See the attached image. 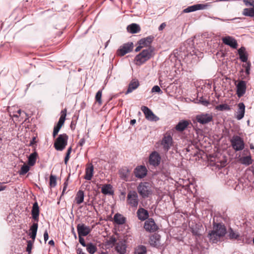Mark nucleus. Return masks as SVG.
Segmentation results:
<instances>
[{"label":"nucleus","mask_w":254,"mask_h":254,"mask_svg":"<svg viewBox=\"0 0 254 254\" xmlns=\"http://www.w3.org/2000/svg\"><path fill=\"white\" fill-rule=\"evenodd\" d=\"M161 159V158L159 153L154 151L150 154L148 162L150 165L155 167L160 165Z\"/></svg>","instance_id":"nucleus-10"},{"label":"nucleus","mask_w":254,"mask_h":254,"mask_svg":"<svg viewBox=\"0 0 254 254\" xmlns=\"http://www.w3.org/2000/svg\"><path fill=\"white\" fill-rule=\"evenodd\" d=\"M71 150H72V148L71 147H69L68 149H67V152L66 153V155H70L71 152Z\"/></svg>","instance_id":"nucleus-63"},{"label":"nucleus","mask_w":254,"mask_h":254,"mask_svg":"<svg viewBox=\"0 0 254 254\" xmlns=\"http://www.w3.org/2000/svg\"><path fill=\"white\" fill-rule=\"evenodd\" d=\"M226 233V228L222 223H214L213 230L209 233V238L213 243H217Z\"/></svg>","instance_id":"nucleus-2"},{"label":"nucleus","mask_w":254,"mask_h":254,"mask_svg":"<svg viewBox=\"0 0 254 254\" xmlns=\"http://www.w3.org/2000/svg\"><path fill=\"white\" fill-rule=\"evenodd\" d=\"M151 92L153 93H162V91H161L160 87L158 85L154 86L151 89Z\"/></svg>","instance_id":"nucleus-52"},{"label":"nucleus","mask_w":254,"mask_h":254,"mask_svg":"<svg viewBox=\"0 0 254 254\" xmlns=\"http://www.w3.org/2000/svg\"><path fill=\"white\" fill-rule=\"evenodd\" d=\"M30 170V166L26 164L23 165L20 170L18 171L19 175H24L26 174Z\"/></svg>","instance_id":"nucleus-41"},{"label":"nucleus","mask_w":254,"mask_h":254,"mask_svg":"<svg viewBox=\"0 0 254 254\" xmlns=\"http://www.w3.org/2000/svg\"><path fill=\"white\" fill-rule=\"evenodd\" d=\"M141 109L147 120L156 122L159 120V118L148 107L143 106L141 107Z\"/></svg>","instance_id":"nucleus-11"},{"label":"nucleus","mask_w":254,"mask_h":254,"mask_svg":"<svg viewBox=\"0 0 254 254\" xmlns=\"http://www.w3.org/2000/svg\"><path fill=\"white\" fill-rule=\"evenodd\" d=\"M229 221H230L229 218H227L226 216L224 214H223V215H216L214 216L213 217V222H223V221L224 222H228Z\"/></svg>","instance_id":"nucleus-33"},{"label":"nucleus","mask_w":254,"mask_h":254,"mask_svg":"<svg viewBox=\"0 0 254 254\" xmlns=\"http://www.w3.org/2000/svg\"><path fill=\"white\" fill-rule=\"evenodd\" d=\"M61 115L59 119V121L58 122L57 124L54 126V130L59 132L60 129L64 125L65 120V117L66 116V109H64L63 110H62L61 112Z\"/></svg>","instance_id":"nucleus-15"},{"label":"nucleus","mask_w":254,"mask_h":254,"mask_svg":"<svg viewBox=\"0 0 254 254\" xmlns=\"http://www.w3.org/2000/svg\"><path fill=\"white\" fill-rule=\"evenodd\" d=\"M133 48V44L132 42H127L121 46L118 49L116 54L118 56H124L126 54L129 53L132 51Z\"/></svg>","instance_id":"nucleus-9"},{"label":"nucleus","mask_w":254,"mask_h":254,"mask_svg":"<svg viewBox=\"0 0 254 254\" xmlns=\"http://www.w3.org/2000/svg\"><path fill=\"white\" fill-rule=\"evenodd\" d=\"M146 248L144 246L140 245L136 248L134 254H146Z\"/></svg>","instance_id":"nucleus-38"},{"label":"nucleus","mask_w":254,"mask_h":254,"mask_svg":"<svg viewBox=\"0 0 254 254\" xmlns=\"http://www.w3.org/2000/svg\"><path fill=\"white\" fill-rule=\"evenodd\" d=\"M78 235L86 236L91 231L89 227L85 225L83 223H79L77 227Z\"/></svg>","instance_id":"nucleus-18"},{"label":"nucleus","mask_w":254,"mask_h":254,"mask_svg":"<svg viewBox=\"0 0 254 254\" xmlns=\"http://www.w3.org/2000/svg\"><path fill=\"white\" fill-rule=\"evenodd\" d=\"M189 125V122L187 120H182L180 121L176 126L175 128L179 131H184Z\"/></svg>","instance_id":"nucleus-29"},{"label":"nucleus","mask_w":254,"mask_h":254,"mask_svg":"<svg viewBox=\"0 0 254 254\" xmlns=\"http://www.w3.org/2000/svg\"><path fill=\"white\" fill-rule=\"evenodd\" d=\"M180 56L187 61L191 59V62L197 63L199 59L202 58L203 54L193 47V41L189 39L184 43L180 47Z\"/></svg>","instance_id":"nucleus-1"},{"label":"nucleus","mask_w":254,"mask_h":254,"mask_svg":"<svg viewBox=\"0 0 254 254\" xmlns=\"http://www.w3.org/2000/svg\"><path fill=\"white\" fill-rule=\"evenodd\" d=\"M49 185L51 188H54L57 185V178L55 175L51 174L50 176Z\"/></svg>","instance_id":"nucleus-44"},{"label":"nucleus","mask_w":254,"mask_h":254,"mask_svg":"<svg viewBox=\"0 0 254 254\" xmlns=\"http://www.w3.org/2000/svg\"><path fill=\"white\" fill-rule=\"evenodd\" d=\"M174 142L172 136L170 133L167 132L163 136L161 141V144L163 146V150L168 152L173 145Z\"/></svg>","instance_id":"nucleus-7"},{"label":"nucleus","mask_w":254,"mask_h":254,"mask_svg":"<svg viewBox=\"0 0 254 254\" xmlns=\"http://www.w3.org/2000/svg\"><path fill=\"white\" fill-rule=\"evenodd\" d=\"M130 171V170L126 166L122 167L119 170V175L121 179L125 181H128Z\"/></svg>","instance_id":"nucleus-17"},{"label":"nucleus","mask_w":254,"mask_h":254,"mask_svg":"<svg viewBox=\"0 0 254 254\" xmlns=\"http://www.w3.org/2000/svg\"><path fill=\"white\" fill-rule=\"evenodd\" d=\"M94 167L92 165L87 167L85 170V175L84 178L86 180H91L93 175Z\"/></svg>","instance_id":"nucleus-31"},{"label":"nucleus","mask_w":254,"mask_h":254,"mask_svg":"<svg viewBox=\"0 0 254 254\" xmlns=\"http://www.w3.org/2000/svg\"><path fill=\"white\" fill-rule=\"evenodd\" d=\"M84 196V191L83 190H79L77 192L75 196V200L77 204H80L83 202Z\"/></svg>","instance_id":"nucleus-36"},{"label":"nucleus","mask_w":254,"mask_h":254,"mask_svg":"<svg viewBox=\"0 0 254 254\" xmlns=\"http://www.w3.org/2000/svg\"><path fill=\"white\" fill-rule=\"evenodd\" d=\"M37 157L38 154L35 151L30 154L28 157V165L30 166H34L36 163Z\"/></svg>","instance_id":"nucleus-32"},{"label":"nucleus","mask_w":254,"mask_h":254,"mask_svg":"<svg viewBox=\"0 0 254 254\" xmlns=\"http://www.w3.org/2000/svg\"><path fill=\"white\" fill-rule=\"evenodd\" d=\"M86 247L87 251L90 254H94L97 251L96 247L92 243L87 244Z\"/></svg>","instance_id":"nucleus-40"},{"label":"nucleus","mask_w":254,"mask_h":254,"mask_svg":"<svg viewBox=\"0 0 254 254\" xmlns=\"http://www.w3.org/2000/svg\"><path fill=\"white\" fill-rule=\"evenodd\" d=\"M190 227L193 234L196 236L200 235L203 229L201 223H192Z\"/></svg>","instance_id":"nucleus-22"},{"label":"nucleus","mask_w":254,"mask_h":254,"mask_svg":"<svg viewBox=\"0 0 254 254\" xmlns=\"http://www.w3.org/2000/svg\"><path fill=\"white\" fill-rule=\"evenodd\" d=\"M36 137L34 136L32 137V139L30 140L29 146H32L34 144H36Z\"/></svg>","instance_id":"nucleus-57"},{"label":"nucleus","mask_w":254,"mask_h":254,"mask_svg":"<svg viewBox=\"0 0 254 254\" xmlns=\"http://www.w3.org/2000/svg\"><path fill=\"white\" fill-rule=\"evenodd\" d=\"M102 90H99L96 94L95 95V100L99 104H102Z\"/></svg>","instance_id":"nucleus-45"},{"label":"nucleus","mask_w":254,"mask_h":254,"mask_svg":"<svg viewBox=\"0 0 254 254\" xmlns=\"http://www.w3.org/2000/svg\"><path fill=\"white\" fill-rule=\"evenodd\" d=\"M243 66L245 68V72L246 74L249 75L250 73L251 64L250 62H246L245 64H243Z\"/></svg>","instance_id":"nucleus-49"},{"label":"nucleus","mask_w":254,"mask_h":254,"mask_svg":"<svg viewBox=\"0 0 254 254\" xmlns=\"http://www.w3.org/2000/svg\"><path fill=\"white\" fill-rule=\"evenodd\" d=\"M166 26V24L165 23H162L159 27L158 30L159 31L162 30Z\"/></svg>","instance_id":"nucleus-61"},{"label":"nucleus","mask_w":254,"mask_h":254,"mask_svg":"<svg viewBox=\"0 0 254 254\" xmlns=\"http://www.w3.org/2000/svg\"><path fill=\"white\" fill-rule=\"evenodd\" d=\"M44 241L45 242H47V241L49 239V236H48V233L47 231H45L44 233Z\"/></svg>","instance_id":"nucleus-59"},{"label":"nucleus","mask_w":254,"mask_h":254,"mask_svg":"<svg viewBox=\"0 0 254 254\" xmlns=\"http://www.w3.org/2000/svg\"><path fill=\"white\" fill-rule=\"evenodd\" d=\"M144 228L147 231L154 232L158 229V227L156 223H144Z\"/></svg>","instance_id":"nucleus-34"},{"label":"nucleus","mask_w":254,"mask_h":254,"mask_svg":"<svg viewBox=\"0 0 254 254\" xmlns=\"http://www.w3.org/2000/svg\"><path fill=\"white\" fill-rule=\"evenodd\" d=\"M154 48L152 46H149L147 48L143 50L141 52L137 55L134 58L136 64L140 65L148 61L153 57L154 55Z\"/></svg>","instance_id":"nucleus-3"},{"label":"nucleus","mask_w":254,"mask_h":254,"mask_svg":"<svg viewBox=\"0 0 254 254\" xmlns=\"http://www.w3.org/2000/svg\"><path fill=\"white\" fill-rule=\"evenodd\" d=\"M127 31L131 34L138 33L140 31V26L136 23H131L127 27Z\"/></svg>","instance_id":"nucleus-27"},{"label":"nucleus","mask_w":254,"mask_h":254,"mask_svg":"<svg viewBox=\"0 0 254 254\" xmlns=\"http://www.w3.org/2000/svg\"><path fill=\"white\" fill-rule=\"evenodd\" d=\"M215 109L218 111H229L231 109L230 106L227 104H222L217 105Z\"/></svg>","instance_id":"nucleus-42"},{"label":"nucleus","mask_w":254,"mask_h":254,"mask_svg":"<svg viewBox=\"0 0 254 254\" xmlns=\"http://www.w3.org/2000/svg\"><path fill=\"white\" fill-rule=\"evenodd\" d=\"M209 17L212 19H214V20H220L221 21H223V22H224V21H228L230 19H222V18H219V17H215V16H209ZM239 18H233V19H230L231 20H237V19H239Z\"/></svg>","instance_id":"nucleus-53"},{"label":"nucleus","mask_w":254,"mask_h":254,"mask_svg":"<svg viewBox=\"0 0 254 254\" xmlns=\"http://www.w3.org/2000/svg\"><path fill=\"white\" fill-rule=\"evenodd\" d=\"M240 60L243 63L248 62V54L246 52L245 48L244 47H241L238 51Z\"/></svg>","instance_id":"nucleus-28"},{"label":"nucleus","mask_w":254,"mask_h":254,"mask_svg":"<svg viewBox=\"0 0 254 254\" xmlns=\"http://www.w3.org/2000/svg\"><path fill=\"white\" fill-rule=\"evenodd\" d=\"M233 148L236 151L242 150L245 147V143L243 139L239 136H234L231 140Z\"/></svg>","instance_id":"nucleus-8"},{"label":"nucleus","mask_w":254,"mask_h":254,"mask_svg":"<svg viewBox=\"0 0 254 254\" xmlns=\"http://www.w3.org/2000/svg\"><path fill=\"white\" fill-rule=\"evenodd\" d=\"M126 245L125 241H120L117 244L116 250L120 254H125L126 253Z\"/></svg>","instance_id":"nucleus-26"},{"label":"nucleus","mask_w":254,"mask_h":254,"mask_svg":"<svg viewBox=\"0 0 254 254\" xmlns=\"http://www.w3.org/2000/svg\"><path fill=\"white\" fill-rule=\"evenodd\" d=\"M69 157H70V155H68L66 154L65 155V156L64 159V162L65 164H67V162L69 160Z\"/></svg>","instance_id":"nucleus-60"},{"label":"nucleus","mask_w":254,"mask_h":254,"mask_svg":"<svg viewBox=\"0 0 254 254\" xmlns=\"http://www.w3.org/2000/svg\"><path fill=\"white\" fill-rule=\"evenodd\" d=\"M116 242V239L114 237H111L109 238V239L107 241V244L109 245H114Z\"/></svg>","instance_id":"nucleus-54"},{"label":"nucleus","mask_w":254,"mask_h":254,"mask_svg":"<svg viewBox=\"0 0 254 254\" xmlns=\"http://www.w3.org/2000/svg\"><path fill=\"white\" fill-rule=\"evenodd\" d=\"M137 191L142 198H147L152 194L150 184L148 182L140 183L137 187Z\"/></svg>","instance_id":"nucleus-4"},{"label":"nucleus","mask_w":254,"mask_h":254,"mask_svg":"<svg viewBox=\"0 0 254 254\" xmlns=\"http://www.w3.org/2000/svg\"><path fill=\"white\" fill-rule=\"evenodd\" d=\"M247 83L246 81L240 80L236 85V94L238 97H242L246 93Z\"/></svg>","instance_id":"nucleus-14"},{"label":"nucleus","mask_w":254,"mask_h":254,"mask_svg":"<svg viewBox=\"0 0 254 254\" xmlns=\"http://www.w3.org/2000/svg\"><path fill=\"white\" fill-rule=\"evenodd\" d=\"M133 173L136 178L142 179L146 176L147 170L144 165L137 166L134 168Z\"/></svg>","instance_id":"nucleus-13"},{"label":"nucleus","mask_w":254,"mask_h":254,"mask_svg":"<svg viewBox=\"0 0 254 254\" xmlns=\"http://www.w3.org/2000/svg\"><path fill=\"white\" fill-rule=\"evenodd\" d=\"M37 229L38 223H33V224L31 226L29 229V235L30 236V238L33 240V241H35V239L36 238Z\"/></svg>","instance_id":"nucleus-30"},{"label":"nucleus","mask_w":254,"mask_h":254,"mask_svg":"<svg viewBox=\"0 0 254 254\" xmlns=\"http://www.w3.org/2000/svg\"><path fill=\"white\" fill-rule=\"evenodd\" d=\"M229 238L231 239H236L238 237L239 235L235 233L232 229H230L229 231Z\"/></svg>","instance_id":"nucleus-50"},{"label":"nucleus","mask_w":254,"mask_h":254,"mask_svg":"<svg viewBox=\"0 0 254 254\" xmlns=\"http://www.w3.org/2000/svg\"><path fill=\"white\" fill-rule=\"evenodd\" d=\"M143 47L142 45H139L135 49V52H138L141 50Z\"/></svg>","instance_id":"nucleus-62"},{"label":"nucleus","mask_w":254,"mask_h":254,"mask_svg":"<svg viewBox=\"0 0 254 254\" xmlns=\"http://www.w3.org/2000/svg\"><path fill=\"white\" fill-rule=\"evenodd\" d=\"M243 1L246 6L254 5V0H243Z\"/></svg>","instance_id":"nucleus-55"},{"label":"nucleus","mask_w":254,"mask_h":254,"mask_svg":"<svg viewBox=\"0 0 254 254\" xmlns=\"http://www.w3.org/2000/svg\"><path fill=\"white\" fill-rule=\"evenodd\" d=\"M198 101L200 103L205 106H207L209 104V101L203 97H200Z\"/></svg>","instance_id":"nucleus-51"},{"label":"nucleus","mask_w":254,"mask_h":254,"mask_svg":"<svg viewBox=\"0 0 254 254\" xmlns=\"http://www.w3.org/2000/svg\"><path fill=\"white\" fill-rule=\"evenodd\" d=\"M111 189L110 185H106L102 188V192L105 194H113V192H111L109 190Z\"/></svg>","instance_id":"nucleus-46"},{"label":"nucleus","mask_w":254,"mask_h":254,"mask_svg":"<svg viewBox=\"0 0 254 254\" xmlns=\"http://www.w3.org/2000/svg\"><path fill=\"white\" fill-rule=\"evenodd\" d=\"M222 42L225 45L229 46L233 49H237L238 47V43L237 41L232 37L227 36L222 38Z\"/></svg>","instance_id":"nucleus-16"},{"label":"nucleus","mask_w":254,"mask_h":254,"mask_svg":"<svg viewBox=\"0 0 254 254\" xmlns=\"http://www.w3.org/2000/svg\"><path fill=\"white\" fill-rule=\"evenodd\" d=\"M137 215L138 219L141 221H144L149 216L148 212L143 208H139L137 211Z\"/></svg>","instance_id":"nucleus-23"},{"label":"nucleus","mask_w":254,"mask_h":254,"mask_svg":"<svg viewBox=\"0 0 254 254\" xmlns=\"http://www.w3.org/2000/svg\"><path fill=\"white\" fill-rule=\"evenodd\" d=\"M68 136L66 133L60 134L56 139L54 146L58 151L63 150L67 143Z\"/></svg>","instance_id":"nucleus-5"},{"label":"nucleus","mask_w":254,"mask_h":254,"mask_svg":"<svg viewBox=\"0 0 254 254\" xmlns=\"http://www.w3.org/2000/svg\"><path fill=\"white\" fill-rule=\"evenodd\" d=\"M127 202L130 207L137 208L138 205L139 199L138 194L135 191H129L127 197Z\"/></svg>","instance_id":"nucleus-6"},{"label":"nucleus","mask_w":254,"mask_h":254,"mask_svg":"<svg viewBox=\"0 0 254 254\" xmlns=\"http://www.w3.org/2000/svg\"><path fill=\"white\" fill-rule=\"evenodd\" d=\"M160 236L159 235L155 234L151 236L149 239L150 245L154 247H158L160 245Z\"/></svg>","instance_id":"nucleus-25"},{"label":"nucleus","mask_w":254,"mask_h":254,"mask_svg":"<svg viewBox=\"0 0 254 254\" xmlns=\"http://www.w3.org/2000/svg\"><path fill=\"white\" fill-rule=\"evenodd\" d=\"M196 11L195 4H194L193 5L189 6L187 7L186 8L184 9L183 10V12L184 13H189L190 12H193Z\"/></svg>","instance_id":"nucleus-47"},{"label":"nucleus","mask_w":254,"mask_h":254,"mask_svg":"<svg viewBox=\"0 0 254 254\" xmlns=\"http://www.w3.org/2000/svg\"><path fill=\"white\" fill-rule=\"evenodd\" d=\"M85 142V139L84 137H83L79 140L78 144L80 146H82L84 144Z\"/></svg>","instance_id":"nucleus-58"},{"label":"nucleus","mask_w":254,"mask_h":254,"mask_svg":"<svg viewBox=\"0 0 254 254\" xmlns=\"http://www.w3.org/2000/svg\"><path fill=\"white\" fill-rule=\"evenodd\" d=\"M31 214L32 218L35 221H37L38 220L39 215V207L37 201L35 202L33 204L32 209L31 210Z\"/></svg>","instance_id":"nucleus-24"},{"label":"nucleus","mask_w":254,"mask_h":254,"mask_svg":"<svg viewBox=\"0 0 254 254\" xmlns=\"http://www.w3.org/2000/svg\"><path fill=\"white\" fill-rule=\"evenodd\" d=\"M252 8H245L243 9V14L246 16L254 17V5Z\"/></svg>","instance_id":"nucleus-35"},{"label":"nucleus","mask_w":254,"mask_h":254,"mask_svg":"<svg viewBox=\"0 0 254 254\" xmlns=\"http://www.w3.org/2000/svg\"><path fill=\"white\" fill-rule=\"evenodd\" d=\"M34 241L29 240L27 242V245L26 248V251L28 252V254H31V250L33 247V244Z\"/></svg>","instance_id":"nucleus-48"},{"label":"nucleus","mask_w":254,"mask_h":254,"mask_svg":"<svg viewBox=\"0 0 254 254\" xmlns=\"http://www.w3.org/2000/svg\"><path fill=\"white\" fill-rule=\"evenodd\" d=\"M210 3L208 2L205 4L198 3L195 4L196 10L207 9L210 6Z\"/></svg>","instance_id":"nucleus-43"},{"label":"nucleus","mask_w":254,"mask_h":254,"mask_svg":"<svg viewBox=\"0 0 254 254\" xmlns=\"http://www.w3.org/2000/svg\"><path fill=\"white\" fill-rule=\"evenodd\" d=\"M79 236V242L80 243V244L83 246V247H86V244L85 242L84 239L82 237V236L78 235Z\"/></svg>","instance_id":"nucleus-56"},{"label":"nucleus","mask_w":254,"mask_h":254,"mask_svg":"<svg viewBox=\"0 0 254 254\" xmlns=\"http://www.w3.org/2000/svg\"><path fill=\"white\" fill-rule=\"evenodd\" d=\"M212 116L207 113H201L197 115L195 117L197 122L202 125L209 123L212 120Z\"/></svg>","instance_id":"nucleus-12"},{"label":"nucleus","mask_w":254,"mask_h":254,"mask_svg":"<svg viewBox=\"0 0 254 254\" xmlns=\"http://www.w3.org/2000/svg\"><path fill=\"white\" fill-rule=\"evenodd\" d=\"M154 39V37L153 36L150 35L149 36L146 38H142L140 39L138 42L137 44L138 45H142L143 47H149L150 46V45L153 41V39Z\"/></svg>","instance_id":"nucleus-20"},{"label":"nucleus","mask_w":254,"mask_h":254,"mask_svg":"<svg viewBox=\"0 0 254 254\" xmlns=\"http://www.w3.org/2000/svg\"><path fill=\"white\" fill-rule=\"evenodd\" d=\"M77 254H85V253L82 251L81 249H78L77 250Z\"/></svg>","instance_id":"nucleus-64"},{"label":"nucleus","mask_w":254,"mask_h":254,"mask_svg":"<svg viewBox=\"0 0 254 254\" xmlns=\"http://www.w3.org/2000/svg\"><path fill=\"white\" fill-rule=\"evenodd\" d=\"M139 85V81L136 79H133L128 84L126 94H128L136 89Z\"/></svg>","instance_id":"nucleus-21"},{"label":"nucleus","mask_w":254,"mask_h":254,"mask_svg":"<svg viewBox=\"0 0 254 254\" xmlns=\"http://www.w3.org/2000/svg\"><path fill=\"white\" fill-rule=\"evenodd\" d=\"M238 110L236 113V118L237 120L242 119L245 115V105L244 103L240 102L238 104Z\"/></svg>","instance_id":"nucleus-19"},{"label":"nucleus","mask_w":254,"mask_h":254,"mask_svg":"<svg viewBox=\"0 0 254 254\" xmlns=\"http://www.w3.org/2000/svg\"><path fill=\"white\" fill-rule=\"evenodd\" d=\"M114 222H126V218L122 214L117 213L114 216Z\"/></svg>","instance_id":"nucleus-37"},{"label":"nucleus","mask_w":254,"mask_h":254,"mask_svg":"<svg viewBox=\"0 0 254 254\" xmlns=\"http://www.w3.org/2000/svg\"><path fill=\"white\" fill-rule=\"evenodd\" d=\"M241 162L243 164L249 166L252 163V159L251 155L243 157L241 159Z\"/></svg>","instance_id":"nucleus-39"}]
</instances>
